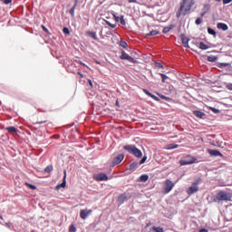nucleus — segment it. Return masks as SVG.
I'll list each match as a JSON object with an SVG mask.
<instances>
[{
	"mask_svg": "<svg viewBox=\"0 0 232 232\" xmlns=\"http://www.w3.org/2000/svg\"><path fill=\"white\" fill-rule=\"evenodd\" d=\"M123 150L130 153V155H134V157H137V159H141L142 157V150L137 148L135 145H125Z\"/></svg>",
	"mask_w": 232,
	"mask_h": 232,
	"instance_id": "1",
	"label": "nucleus"
},
{
	"mask_svg": "<svg viewBox=\"0 0 232 232\" xmlns=\"http://www.w3.org/2000/svg\"><path fill=\"white\" fill-rule=\"evenodd\" d=\"M217 200L222 201L225 200L226 202H228L232 198V195L229 192L221 190L219 191L216 196Z\"/></svg>",
	"mask_w": 232,
	"mask_h": 232,
	"instance_id": "2",
	"label": "nucleus"
},
{
	"mask_svg": "<svg viewBox=\"0 0 232 232\" xmlns=\"http://www.w3.org/2000/svg\"><path fill=\"white\" fill-rule=\"evenodd\" d=\"M146 160H148V156L143 157L140 160V162L134 161V162L130 163V165L129 166V169L130 171H135V169H138L139 166H142V164H144V162H146Z\"/></svg>",
	"mask_w": 232,
	"mask_h": 232,
	"instance_id": "3",
	"label": "nucleus"
},
{
	"mask_svg": "<svg viewBox=\"0 0 232 232\" xmlns=\"http://www.w3.org/2000/svg\"><path fill=\"white\" fill-rule=\"evenodd\" d=\"M198 161H197V158L188 156L185 160H180L179 164L180 166H189V164H195Z\"/></svg>",
	"mask_w": 232,
	"mask_h": 232,
	"instance_id": "4",
	"label": "nucleus"
},
{
	"mask_svg": "<svg viewBox=\"0 0 232 232\" xmlns=\"http://www.w3.org/2000/svg\"><path fill=\"white\" fill-rule=\"evenodd\" d=\"M120 59H121V61H129V63H137V60L130 56V54L124 52V50H121V54L120 56Z\"/></svg>",
	"mask_w": 232,
	"mask_h": 232,
	"instance_id": "5",
	"label": "nucleus"
},
{
	"mask_svg": "<svg viewBox=\"0 0 232 232\" xmlns=\"http://www.w3.org/2000/svg\"><path fill=\"white\" fill-rule=\"evenodd\" d=\"M93 179H94V180H96V182H106V180L109 179L106 173H103V172H100L98 174H95L93 176Z\"/></svg>",
	"mask_w": 232,
	"mask_h": 232,
	"instance_id": "6",
	"label": "nucleus"
},
{
	"mask_svg": "<svg viewBox=\"0 0 232 232\" xmlns=\"http://www.w3.org/2000/svg\"><path fill=\"white\" fill-rule=\"evenodd\" d=\"M197 191H198V180H195L192 183V186L187 189V193L188 195H193L194 193H197Z\"/></svg>",
	"mask_w": 232,
	"mask_h": 232,
	"instance_id": "7",
	"label": "nucleus"
},
{
	"mask_svg": "<svg viewBox=\"0 0 232 232\" xmlns=\"http://www.w3.org/2000/svg\"><path fill=\"white\" fill-rule=\"evenodd\" d=\"M173 188H175V183L169 179H166L164 185V193H169Z\"/></svg>",
	"mask_w": 232,
	"mask_h": 232,
	"instance_id": "8",
	"label": "nucleus"
},
{
	"mask_svg": "<svg viewBox=\"0 0 232 232\" xmlns=\"http://www.w3.org/2000/svg\"><path fill=\"white\" fill-rule=\"evenodd\" d=\"M124 160V154H119L118 156L114 157L112 160V166H118Z\"/></svg>",
	"mask_w": 232,
	"mask_h": 232,
	"instance_id": "9",
	"label": "nucleus"
},
{
	"mask_svg": "<svg viewBox=\"0 0 232 232\" xmlns=\"http://www.w3.org/2000/svg\"><path fill=\"white\" fill-rule=\"evenodd\" d=\"M143 92L145 93V95H148V97H150V99H153V101H156L157 102H160V99L155 96V94H152L151 92H150V91L143 89Z\"/></svg>",
	"mask_w": 232,
	"mask_h": 232,
	"instance_id": "10",
	"label": "nucleus"
},
{
	"mask_svg": "<svg viewBox=\"0 0 232 232\" xmlns=\"http://www.w3.org/2000/svg\"><path fill=\"white\" fill-rule=\"evenodd\" d=\"M92 213V210H81L80 212V217L81 218H82V220H86L88 218V217H90V214Z\"/></svg>",
	"mask_w": 232,
	"mask_h": 232,
	"instance_id": "11",
	"label": "nucleus"
},
{
	"mask_svg": "<svg viewBox=\"0 0 232 232\" xmlns=\"http://www.w3.org/2000/svg\"><path fill=\"white\" fill-rule=\"evenodd\" d=\"M188 1L189 0H182V2L180 3L179 10L176 14L178 18L180 17V15H182V10H184V6H186V4L188 3Z\"/></svg>",
	"mask_w": 232,
	"mask_h": 232,
	"instance_id": "12",
	"label": "nucleus"
},
{
	"mask_svg": "<svg viewBox=\"0 0 232 232\" xmlns=\"http://www.w3.org/2000/svg\"><path fill=\"white\" fill-rule=\"evenodd\" d=\"M181 41L185 48H189V38H188L185 34H181Z\"/></svg>",
	"mask_w": 232,
	"mask_h": 232,
	"instance_id": "13",
	"label": "nucleus"
},
{
	"mask_svg": "<svg viewBox=\"0 0 232 232\" xmlns=\"http://www.w3.org/2000/svg\"><path fill=\"white\" fill-rule=\"evenodd\" d=\"M208 152L209 153V155H211V157H222V154L219 152L218 150L208 149Z\"/></svg>",
	"mask_w": 232,
	"mask_h": 232,
	"instance_id": "14",
	"label": "nucleus"
},
{
	"mask_svg": "<svg viewBox=\"0 0 232 232\" xmlns=\"http://www.w3.org/2000/svg\"><path fill=\"white\" fill-rule=\"evenodd\" d=\"M217 27L218 28V30H223V32H227V30H229V26H227L224 23H218L217 24Z\"/></svg>",
	"mask_w": 232,
	"mask_h": 232,
	"instance_id": "15",
	"label": "nucleus"
},
{
	"mask_svg": "<svg viewBox=\"0 0 232 232\" xmlns=\"http://www.w3.org/2000/svg\"><path fill=\"white\" fill-rule=\"evenodd\" d=\"M193 114L198 117V119H204V117H206V113L204 111H194Z\"/></svg>",
	"mask_w": 232,
	"mask_h": 232,
	"instance_id": "16",
	"label": "nucleus"
},
{
	"mask_svg": "<svg viewBox=\"0 0 232 232\" xmlns=\"http://www.w3.org/2000/svg\"><path fill=\"white\" fill-rule=\"evenodd\" d=\"M61 188H66V170H64V176H63V182L56 186V189H61Z\"/></svg>",
	"mask_w": 232,
	"mask_h": 232,
	"instance_id": "17",
	"label": "nucleus"
},
{
	"mask_svg": "<svg viewBox=\"0 0 232 232\" xmlns=\"http://www.w3.org/2000/svg\"><path fill=\"white\" fill-rule=\"evenodd\" d=\"M87 35H89V37H92V39H94V41H99V37L97 36V33H95L93 31L87 32Z\"/></svg>",
	"mask_w": 232,
	"mask_h": 232,
	"instance_id": "18",
	"label": "nucleus"
},
{
	"mask_svg": "<svg viewBox=\"0 0 232 232\" xmlns=\"http://www.w3.org/2000/svg\"><path fill=\"white\" fill-rule=\"evenodd\" d=\"M118 200L121 204H124V202L128 200V196H126V194H121L118 197Z\"/></svg>",
	"mask_w": 232,
	"mask_h": 232,
	"instance_id": "19",
	"label": "nucleus"
},
{
	"mask_svg": "<svg viewBox=\"0 0 232 232\" xmlns=\"http://www.w3.org/2000/svg\"><path fill=\"white\" fill-rule=\"evenodd\" d=\"M173 28H175V24H170L169 26H165L163 28L162 32H163V34H168V33L171 32V30H173Z\"/></svg>",
	"mask_w": 232,
	"mask_h": 232,
	"instance_id": "20",
	"label": "nucleus"
},
{
	"mask_svg": "<svg viewBox=\"0 0 232 232\" xmlns=\"http://www.w3.org/2000/svg\"><path fill=\"white\" fill-rule=\"evenodd\" d=\"M6 131H8L9 133H17V128L14 127V126H10V127H6Z\"/></svg>",
	"mask_w": 232,
	"mask_h": 232,
	"instance_id": "21",
	"label": "nucleus"
},
{
	"mask_svg": "<svg viewBox=\"0 0 232 232\" xmlns=\"http://www.w3.org/2000/svg\"><path fill=\"white\" fill-rule=\"evenodd\" d=\"M149 179H150V176H148V174H142L140 177V182H148Z\"/></svg>",
	"mask_w": 232,
	"mask_h": 232,
	"instance_id": "22",
	"label": "nucleus"
},
{
	"mask_svg": "<svg viewBox=\"0 0 232 232\" xmlns=\"http://www.w3.org/2000/svg\"><path fill=\"white\" fill-rule=\"evenodd\" d=\"M198 48L200 50H209L210 47L208 46V44H204L203 42H200Z\"/></svg>",
	"mask_w": 232,
	"mask_h": 232,
	"instance_id": "23",
	"label": "nucleus"
},
{
	"mask_svg": "<svg viewBox=\"0 0 232 232\" xmlns=\"http://www.w3.org/2000/svg\"><path fill=\"white\" fill-rule=\"evenodd\" d=\"M208 34H209V35H213L214 37H217V31H215V29L211 27L208 28Z\"/></svg>",
	"mask_w": 232,
	"mask_h": 232,
	"instance_id": "24",
	"label": "nucleus"
},
{
	"mask_svg": "<svg viewBox=\"0 0 232 232\" xmlns=\"http://www.w3.org/2000/svg\"><path fill=\"white\" fill-rule=\"evenodd\" d=\"M209 10H211V5L209 4H205L202 9V12H206L208 14V12H209Z\"/></svg>",
	"mask_w": 232,
	"mask_h": 232,
	"instance_id": "25",
	"label": "nucleus"
},
{
	"mask_svg": "<svg viewBox=\"0 0 232 232\" xmlns=\"http://www.w3.org/2000/svg\"><path fill=\"white\" fill-rule=\"evenodd\" d=\"M155 35H159V31L157 30H152L149 34H147V37H153Z\"/></svg>",
	"mask_w": 232,
	"mask_h": 232,
	"instance_id": "26",
	"label": "nucleus"
},
{
	"mask_svg": "<svg viewBox=\"0 0 232 232\" xmlns=\"http://www.w3.org/2000/svg\"><path fill=\"white\" fill-rule=\"evenodd\" d=\"M218 59V57L215 55H210V56H208L207 61H208V63H215V61H217Z\"/></svg>",
	"mask_w": 232,
	"mask_h": 232,
	"instance_id": "27",
	"label": "nucleus"
},
{
	"mask_svg": "<svg viewBox=\"0 0 232 232\" xmlns=\"http://www.w3.org/2000/svg\"><path fill=\"white\" fill-rule=\"evenodd\" d=\"M179 148V144L170 143L167 145V150H177Z\"/></svg>",
	"mask_w": 232,
	"mask_h": 232,
	"instance_id": "28",
	"label": "nucleus"
},
{
	"mask_svg": "<svg viewBox=\"0 0 232 232\" xmlns=\"http://www.w3.org/2000/svg\"><path fill=\"white\" fill-rule=\"evenodd\" d=\"M51 171H53V167L52 165H49L44 169L45 173H51Z\"/></svg>",
	"mask_w": 232,
	"mask_h": 232,
	"instance_id": "29",
	"label": "nucleus"
},
{
	"mask_svg": "<svg viewBox=\"0 0 232 232\" xmlns=\"http://www.w3.org/2000/svg\"><path fill=\"white\" fill-rule=\"evenodd\" d=\"M152 230L155 232H164V228L160 227H152Z\"/></svg>",
	"mask_w": 232,
	"mask_h": 232,
	"instance_id": "30",
	"label": "nucleus"
},
{
	"mask_svg": "<svg viewBox=\"0 0 232 232\" xmlns=\"http://www.w3.org/2000/svg\"><path fill=\"white\" fill-rule=\"evenodd\" d=\"M75 5H73L70 10L69 14L72 15V17H75Z\"/></svg>",
	"mask_w": 232,
	"mask_h": 232,
	"instance_id": "31",
	"label": "nucleus"
},
{
	"mask_svg": "<svg viewBox=\"0 0 232 232\" xmlns=\"http://www.w3.org/2000/svg\"><path fill=\"white\" fill-rule=\"evenodd\" d=\"M195 5V2L192 0L188 3V7L186 8V12H189L191 10V6Z\"/></svg>",
	"mask_w": 232,
	"mask_h": 232,
	"instance_id": "32",
	"label": "nucleus"
},
{
	"mask_svg": "<svg viewBox=\"0 0 232 232\" xmlns=\"http://www.w3.org/2000/svg\"><path fill=\"white\" fill-rule=\"evenodd\" d=\"M218 66L219 68H227V66H230V64L227 63H220L218 64Z\"/></svg>",
	"mask_w": 232,
	"mask_h": 232,
	"instance_id": "33",
	"label": "nucleus"
},
{
	"mask_svg": "<svg viewBox=\"0 0 232 232\" xmlns=\"http://www.w3.org/2000/svg\"><path fill=\"white\" fill-rule=\"evenodd\" d=\"M120 46H121V48H128V43H126V41H120Z\"/></svg>",
	"mask_w": 232,
	"mask_h": 232,
	"instance_id": "34",
	"label": "nucleus"
},
{
	"mask_svg": "<svg viewBox=\"0 0 232 232\" xmlns=\"http://www.w3.org/2000/svg\"><path fill=\"white\" fill-rule=\"evenodd\" d=\"M121 24H122V26H126V20H124V15H121L120 17V21Z\"/></svg>",
	"mask_w": 232,
	"mask_h": 232,
	"instance_id": "35",
	"label": "nucleus"
},
{
	"mask_svg": "<svg viewBox=\"0 0 232 232\" xmlns=\"http://www.w3.org/2000/svg\"><path fill=\"white\" fill-rule=\"evenodd\" d=\"M158 95L160 97V99H162L163 101H171V98H169V97H167V96H165V95H163V94H159L158 93Z\"/></svg>",
	"mask_w": 232,
	"mask_h": 232,
	"instance_id": "36",
	"label": "nucleus"
},
{
	"mask_svg": "<svg viewBox=\"0 0 232 232\" xmlns=\"http://www.w3.org/2000/svg\"><path fill=\"white\" fill-rule=\"evenodd\" d=\"M25 186L29 188V189H37V187L35 185L30 184V183H25Z\"/></svg>",
	"mask_w": 232,
	"mask_h": 232,
	"instance_id": "37",
	"label": "nucleus"
},
{
	"mask_svg": "<svg viewBox=\"0 0 232 232\" xmlns=\"http://www.w3.org/2000/svg\"><path fill=\"white\" fill-rule=\"evenodd\" d=\"M156 68H160L161 70H164V65L159 62H156L155 63Z\"/></svg>",
	"mask_w": 232,
	"mask_h": 232,
	"instance_id": "38",
	"label": "nucleus"
},
{
	"mask_svg": "<svg viewBox=\"0 0 232 232\" xmlns=\"http://www.w3.org/2000/svg\"><path fill=\"white\" fill-rule=\"evenodd\" d=\"M69 231L70 232H77V227H75V226H73V225H71L69 227Z\"/></svg>",
	"mask_w": 232,
	"mask_h": 232,
	"instance_id": "39",
	"label": "nucleus"
},
{
	"mask_svg": "<svg viewBox=\"0 0 232 232\" xmlns=\"http://www.w3.org/2000/svg\"><path fill=\"white\" fill-rule=\"evenodd\" d=\"M63 32L65 35H70V29L68 27H63Z\"/></svg>",
	"mask_w": 232,
	"mask_h": 232,
	"instance_id": "40",
	"label": "nucleus"
},
{
	"mask_svg": "<svg viewBox=\"0 0 232 232\" xmlns=\"http://www.w3.org/2000/svg\"><path fill=\"white\" fill-rule=\"evenodd\" d=\"M105 23H106V24H107L108 26H110L111 28H116V27H117V24H111V23H110L109 21H106Z\"/></svg>",
	"mask_w": 232,
	"mask_h": 232,
	"instance_id": "41",
	"label": "nucleus"
},
{
	"mask_svg": "<svg viewBox=\"0 0 232 232\" xmlns=\"http://www.w3.org/2000/svg\"><path fill=\"white\" fill-rule=\"evenodd\" d=\"M161 79H162V82H166V79H168V76L164 73H160Z\"/></svg>",
	"mask_w": 232,
	"mask_h": 232,
	"instance_id": "42",
	"label": "nucleus"
},
{
	"mask_svg": "<svg viewBox=\"0 0 232 232\" xmlns=\"http://www.w3.org/2000/svg\"><path fill=\"white\" fill-rule=\"evenodd\" d=\"M211 111H213V113H220V110L214 108V107H210Z\"/></svg>",
	"mask_w": 232,
	"mask_h": 232,
	"instance_id": "43",
	"label": "nucleus"
},
{
	"mask_svg": "<svg viewBox=\"0 0 232 232\" xmlns=\"http://www.w3.org/2000/svg\"><path fill=\"white\" fill-rule=\"evenodd\" d=\"M195 24H198V25L202 24V18H200V17L197 18L196 21H195Z\"/></svg>",
	"mask_w": 232,
	"mask_h": 232,
	"instance_id": "44",
	"label": "nucleus"
},
{
	"mask_svg": "<svg viewBox=\"0 0 232 232\" xmlns=\"http://www.w3.org/2000/svg\"><path fill=\"white\" fill-rule=\"evenodd\" d=\"M2 3H4V5H12V0H2Z\"/></svg>",
	"mask_w": 232,
	"mask_h": 232,
	"instance_id": "45",
	"label": "nucleus"
},
{
	"mask_svg": "<svg viewBox=\"0 0 232 232\" xmlns=\"http://www.w3.org/2000/svg\"><path fill=\"white\" fill-rule=\"evenodd\" d=\"M226 88H227V90H229L230 92H232V83H227L226 85Z\"/></svg>",
	"mask_w": 232,
	"mask_h": 232,
	"instance_id": "46",
	"label": "nucleus"
},
{
	"mask_svg": "<svg viewBox=\"0 0 232 232\" xmlns=\"http://www.w3.org/2000/svg\"><path fill=\"white\" fill-rule=\"evenodd\" d=\"M113 18L116 21V23H119V21H121V17L117 16L116 14H113Z\"/></svg>",
	"mask_w": 232,
	"mask_h": 232,
	"instance_id": "47",
	"label": "nucleus"
},
{
	"mask_svg": "<svg viewBox=\"0 0 232 232\" xmlns=\"http://www.w3.org/2000/svg\"><path fill=\"white\" fill-rule=\"evenodd\" d=\"M229 3H232V0H223V5H229Z\"/></svg>",
	"mask_w": 232,
	"mask_h": 232,
	"instance_id": "48",
	"label": "nucleus"
},
{
	"mask_svg": "<svg viewBox=\"0 0 232 232\" xmlns=\"http://www.w3.org/2000/svg\"><path fill=\"white\" fill-rule=\"evenodd\" d=\"M77 5H79V0H75V1H74L73 6H75V8H77Z\"/></svg>",
	"mask_w": 232,
	"mask_h": 232,
	"instance_id": "49",
	"label": "nucleus"
},
{
	"mask_svg": "<svg viewBox=\"0 0 232 232\" xmlns=\"http://www.w3.org/2000/svg\"><path fill=\"white\" fill-rule=\"evenodd\" d=\"M78 75H80L81 79L84 78V74H82L81 72H78Z\"/></svg>",
	"mask_w": 232,
	"mask_h": 232,
	"instance_id": "50",
	"label": "nucleus"
},
{
	"mask_svg": "<svg viewBox=\"0 0 232 232\" xmlns=\"http://www.w3.org/2000/svg\"><path fill=\"white\" fill-rule=\"evenodd\" d=\"M88 83L91 85V87H93V82H92V80H88Z\"/></svg>",
	"mask_w": 232,
	"mask_h": 232,
	"instance_id": "51",
	"label": "nucleus"
},
{
	"mask_svg": "<svg viewBox=\"0 0 232 232\" xmlns=\"http://www.w3.org/2000/svg\"><path fill=\"white\" fill-rule=\"evenodd\" d=\"M199 232H208V229H206V228H201V229L199 230Z\"/></svg>",
	"mask_w": 232,
	"mask_h": 232,
	"instance_id": "52",
	"label": "nucleus"
},
{
	"mask_svg": "<svg viewBox=\"0 0 232 232\" xmlns=\"http://www.w3.org/2000/svg\"><path fill=\"white\" fill-rule=\"evenodd\" d=\"M208 13H206L205 11H203L202 13H201V17H204V15H206Z\"/></svg>",
	"mask_w": 232,
	"mask_h": 232,
	"instance_id": "53",
	"label": "nucleus"
},
{
	"mask_svg": "<svg viewBox=\"0 0 232 232\" xmlns=\"http://www.w3.org/2000/svg\"><path fill=\"white\" fill-rule=\"evenodd\" d=\"M43 30L44 32H48V29L44 25H43Z\"/></svg>",
	"mask_w": 232,
	"mask_h": 232,
	"instance_id": "54",
	"label": "nucleus"
},
{
	"mask_svg": "<svg viewBox=\"0 0 232 232\" xmlns=\"http://www.w3.org/2000/svg\"><path fill=\"white\" fill-rule=\"evenodd\" d=\"M5 226H6L7 227H9V228L12 227V225H10V223H6Z\"/></svg>",
	"mask_w": 232,
	"mask_h": 232,
	"instance_id": "55",
	"label": "nucleus"
},
{
	"mask_svg": "<svg viewBox=\"0 0 232 232\" xmlns=\"http://www.w3.org/2000/svg\"><path fill=\"white\" fill-rule=\"evenodd\" d=\"M129 3H137V0H129Z\"/></svg>",
	"mask_w": 232,
	"mask_h": 232,
	"instance_id": "56",
	"label": "nucleus"
},
{
	"mask_svg": "<svg viewBox=\"0 0 232 232\" xmlns=\"http://www.w3.org/2000/svg\"><path fill=\"white\" fill-rule=\"evenodd\" d=\"M46 121H38V124H44Z\"/></svg>",
	"mask_w": 232,
	"mask_h": 232,
	"instance_id": "57",
	"label": "nucleus"
},
{
	"mask_svg": "<svg viewBox=\"0 0 232 232\" xmlns=\"http://www.w3.org/2000/svg\"><path fill=\"white\" fill-rule=\"evenodd\" d=\"M218 3H220V1H222V0H216Z\"/></svg>",
	"mask_w": 232,
	"mask_h": 232,
	"instance_id": "58",
	"label": "nucleus"
},
{
	"mask_svg": "<svg viewBox=\"0 0 232 232\" xmlns=\"http://www.w3.org/2000/svg\"><path fill=\"white\" fill-rule=\"evenodd\" d=\"M82 66H86V64H84V63H82Z\"/></svg>",
	"mask_w": 232,
	"mask_h": 232,
	"instance_id": "59",
	"label": "nucleus"
}]
</instances>
